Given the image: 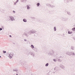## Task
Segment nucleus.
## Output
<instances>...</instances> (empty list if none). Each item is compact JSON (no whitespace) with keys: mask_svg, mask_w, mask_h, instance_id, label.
I'll return each mask as SVG.
<instances>
[{"mask_svg":"<svg viewBox=\"0 0 75 75\" xmlns=\"http://www.w3.org/2000/svg\"><path fill=\"white\" fill-rule=\"evenodd\" d=\"M51 5L50 4H47V6H49V7H51Z\"/></svg>","mask_w":75,"mask_h":75,"instance_id":"nucleus-22","label":"nucleus"},{"mask_svg":"<svg viewBox=\"0 0 75 75\" xmlns=\"http://www.w3.org/2000/svg\"><path fill=\"white\" fill-rule=\"evenodd\" d=\"M16 4H17V3L16 2L14 3V4L15 5V6L16 5Z\"/></svg>","mask_w":75,"mask_h":75,"instance_id":"nucleus-31","label":"nucleus"},{"mask_svg":"<svg viewBox=\"0 0 75 75\" xmlns=\"http://www.w3.org/2000/svg\"><path fill=\"white\" fill-rule=\"evenodd\" d=\"M13 53H10L9 56H8V57H9L10 59H11L12 58H13Z\"/></svg>","mask_w":75,"mask_h":75,"instance_id":"nucleus-4","label":"nucleus"},{"mask_svg":"<svg viewBox=\"0 0 75 75\" xmlns=\"http://www.w3.org/2000/svg\"><path fill=\"white\" fill-rule=\"evenodd\" d=\"M74 40H75V39H74Z\"/></svg>","mask_w":75,"mask_h":75,"instance_id":"nucleus-40","label":"nucleus"},{"mask_svg":"<svg viewBox=\"0 0 75 75\" xmlns=\"http://www.w3.org/2000/svg\"><path fill=\"white\" fill-rule=\"evenodd\" d=\"M72 33V31H69L68 32V34H71Z\"/></svg>","mask_w":75,"mask_h":75,"instance_id":"nucleus-16","label":"nucleus"},{"mask_svg":"<svg viewBox=\"0 0 75 75\" xmlns=\"http://www.w3.org/2000/svg\"><path fill=\"white\" fill-rule=\"evenodd\" d=\"M71 56H75V53L74 52H72L71 53Z\"/></svg>","mask_w":75,"mask_h":75,"instance_id":"nucleus-11","label":"nucleus"},{"mask_svg":"<svg viewBox=\"0 0 75 75\" xmlns=\"http://www.w3.org/2000/svg\"><path fill=\"white\" fill-rule=\"evenodd\" d=\"M40 4L39 3H37L36 4V6L37 7H39V6H40Z\"/></svg>","mask_w":75,"mask_h":75,"instance_id":"nucleus-19","label":"nucleus"},{"mask_svg":"<svg viewBox=\"0 0 75 75\" xmlns=\"http://www.w3.org/2000/svg\"><path fill=\"white\" fill-rule=\"evenodd\" d=\"M12 13L13 14H15V13H16V11H12Z\"/></svg>","mask_w":75,"mask_h":75,"instance_id":"nucleus-27","label":"nucleus"},{"mask_svg":"<svg viewBox=\"0 0 75 75\" xmlns=\"http://www.w3.org/2000/svg\"><path fill=\"white\" fill-rule=\"evenodd\" d=\"M64 21H68V18H66L64 20Z\"/></svg>","mask_w":75,"mask_h":75,"instance_id":"nucleus-17","label":"nucleus"},{"mask_svg":"<svg viewBox=\"0 0 75 75\" xmlns=\"http://www.w3.org/2000/svg\"><path fill=\"white\" fill-rule=\"evenodd\" d=\"M13 71L16 72V73H17V74H18L19 73L18 70L17 69H14L13 70Z\"/></svg>","mask_w":75,"mask_h":75,"instance_id":"nucleus-8","label":"nucleus"},{"mask_svg":"<svg viewBox=\"0 0 75 75\" xmlns=\"http://www.w3.org/2000/svg\"><path fill=\"white\" fill-rule=\"evenodd\" d=\"M9 37H11V35H9Z\"/></svg>","mask_w":75,"mask_h":75,"instance_id":"nucleus-36","label":"nucleus"},{"mask_svg":"<svg viewBox=\"0 0 75 75\" xmlns=\"http://www.w3.org/2000/svg\"><path fill=\"white\" fill-rule=\"evenodd\" d=\"M71 49L72 50H74V47H72L71 48Z\"/></svg>","mask_w":75,"mask_h":75,"instance_id":"nucleus-28","label":"nucleus"},{"mask_svg":"<svg viewBox=\"0 0 75 75\" xmlns=\"http://www.w3.org/2000/svg\"><path fill=\"white\" fill-rule=\"evenodd\" d=\"M22 0V2L24 1V0H25V1H27V0Z\"/></svg>","mask_w":75,"mask_h":75,"instance_id":"nucleus-35","label":"nucleus"},{"mask_svg":"<svg viewBox=\"0 0 75 75\" xmlns=\"http://www.w3.org/2000/svg\"><path fill=\"white\" fill-rule=\"evenodd\" d=\"M3 30V29L1 28H0V31H1Z\"/></svg>","mask_w":75,"mask_h":75,"instance_id":"nucleus-34","label":"nucleus"},{"mask_svg":"<svg viewBox=\"0 0 75 75\" xmlns=\"http://www.w3.org/2000/svg\"><path fill=\"white\" fill-rule=\"evenodd\" d=\"M35 52H38V51H37V48H35Z\"/></svg>","mask_w":75,"mask_h":75,"instance_id":"nucleus-29","label":"nucleus"},{"mask_svg":"<svg viewBox=\"0 0 75 75\" xmlns=\"http://www.w3.org/2000/svg\"><path fill=\"white\" fill-rule=\"evenodd\" d=\"M54 70H55V71H57L58 70V67H56L54 68Z\"/></svg>","mask_w":75,"mask_h":75,"instance_id":"nucleus-9","label":"nucleus"},{"mask_svg":"<svg viewBox=\"0 0 75 75\" xmlns=\"http://www.w3.org/2000/svg\"><path fill=\"white\" fill-rule=\"evenodd\" d=\"M49 65V64L48 63H47L45 65V67H48V66Z\"/></svg>","mask_w":75,"mask_h":75,"instance_id":"nucleus-23","label":"nucleus"},{"mask_svg":"<svg viewBox=\"0 0 75 75\" xmlns=\"http://www.w3.org/2000/svg\"><path fill=\"white\" fill-rule=\"evenodd\" d=\"M23 21L24 23H27V20L25 18H24L23 19Z\"/></svg>","mask_w":75,"mask_h":75,"instance_id":"nucleus-10","label":"nucleus"},{"mask_svg":"<svg viewBox=\"0 0 75 75\" xmlns=\"http://www.w3.org/2000/svg\"><path fill=\"white\" fill-rule=\"evenodd\" d=\"M30 35V32H27V31H25L23 34V37L25 36L26 37H28Z\"/></svg>","mask_w":75,"mask_h":75,"instance_id":"nucleus-1","label":"nucleus"},{"mask_svg":"<svg viewBox=\"0 0 75 75\" xmlns=\"http://www.w3.org/2000/svg\"><path fill=\"white\" fill-rule=\"evenodd\" d=\"M31 48L32 49V50H33L34 48V45H31L30 46Z\"/></svg>","mask_w":75,"mask_h":75,"instance_id":"nucleus-15","label":"nucleus"},{"mask_svg":"<svg viewBox=\"0 0 75 75\" xmlns=\"http://www.w3.org/2000/svg\"><path fill=\"white\" fill-rule=\"evenodd\" d=\"M1 56H0V58H1Z\"/></svg>","mask_w":75,"mask_h":75,"instance_id":"nucleus-38","label":"nucleus"},{"mask_svg":"<svg viewBox=\"0 0 75 75\" xmlns=\"http://www.w3.org/2000/svg\"><path fill=\"white\" fill-rule=\"evenodd\" d=\"M67 13L68 15H69V16H71V13L70 12H67Z\"/></svg>","mask_w":75,"mask_h":75,"instance_id":"nucleus-18","label":"nucleus"},{"mask_svg":"<svg viewBox=\"0 0 75 75\" xmlns=\"http://www.w3.org/2000/svg\"><path fill=\"white\" fill-rule=\"evenodd\" d=\"M58 61H59V62H61L62 61V60H61V59H59L58 60Z\"/></svg>","mask_w":75,"mask_h":75,"instance_id":"nucleus-25","label":"nucleus"},{"mask_svg":"<svg viewBox=\"0 0 75 75\" xmlns=\"http://www.w3.org/2000/svg\"><path fill=\"white\" fill-rule=\"evenodd\" d=\"M9 18L11 21H14L16 19V16H9Z\"/></svg>","mask_w":75,"mask_h":75,"instance_id":"nucleus-2","label":"nucleus"},{"mask_svg":"<svg viewBox=\"0 0 75 75\" xmlns=\"http://www.w3.org/2000/svg\"><path fill=\"white\" fill-rule=\"evenodd\" d=\"M3 52L4 54L5 53H6V51L4 50L3 51Z\"/></svg>","mask_w":75,"mask_h":75,"instance_id":"nucleus-30","label":"nucleus"},{"mask_svg":"<svg viewBox=\"0 0 75 75\" xmlns=\"http://www.w3.org/2000/svg\"><path fill=\"white\" fill-rule=\"evenodd\" d=\"M53 60L54 62H57V59H54Z\"/></svg>","mask_w":75,"mask_h":75,"instance_id":"nucleus-26","label":"nucleus"},{"mask_svg":"<svg viewBox=\"0 0 75 75\" xmlns=\"http://www.w3.org/2000/svg\"><path fill=\"white\" fill-rule=\"evenodd\" d=\"M48 54L49 55H53V52H50Z\"/></svg>","mask_w":75,"mask_h":75,"instance_id":"nucleus-12","label":"nucleus"},{"mask_svg":"<svg viewBox=\"0 0 75 75\" xmlns=\"http://www.w3.org/2000/svg\"><path fill=\"white\" fill-rule=\"evenodd\" d=\"M18 1H19L18 0H17V1H16V3H17L18 2Z\"/></svg>","mask_w":75,"mask_h":75,"instance_id":"nucleus-33","label":"nucleus"},{"mask_svg":"<svg viewBox=\"0 0 75 75\" xmlns=\"http://www.w3.org/2000/svg\"><path fill=\"white\" fill-rule=\"evenodd\" d=\"M56 28V27L55 26L54 27V31H57V28Z\"/></svg>","mask_w":75,"mask_h":75,"instance_id":"nucleus-20","label":"nucleus"},{"mask_svg":"<svg viewBox=\"0 0 75 75\" xmlns=\"http://www.w3.org/2000/svg\"><path fill=\"white\" fill-rule=\"evenodd\" d=\"M72 30L73 31H75V28H72Z\"/></svg>","mask_w":75,"mask_h":75,"instance_id":"nucleus-24","label":"nucleus"},{"mask_svg":"<svg viewBox=\"0 0 75 75\" xmlns=\"http://www.w3.org/2000/svg\"><path fill=\"white\" fill-rule=\"evenodd\" d=\"M59 67L60 68H61L62 69H65V66H64V65H63L62 64H61L59 65Z\"/></svg>","mask_w":75,"mask_h":75,"instance_id":"nucleus-3","label":"nucleus"},{"mask_svg":"<svg viewBox=\"0 0 75 75\" xmlns=\"http://www.w3.org/2000/svg\"><path fill=\"white\" fill-rule=\"evenodd\" d=\"M29 54H30L31 55V56H32L33 57H34L35 56V54H34V53H33L31 52H29Z\"/></svg>","mask_w":75,"mask_h":75,"instance_id":"nucleus-5","label":"nucleus"},{"mask_svg":"<svg viewBox=\"0 0 75 75\" xmlns=\"http://www.w3.org/2000/svg\"><path fill=\"white\" fill-rule=\"evenodd\" d=\"M46 54H48V53H46Z\"/></svg>","mask_w":75,"mask_h":75,"instance_id":"nucleus-39","label":"nucleus"},{"mask_svg":"<svg viewBox=\"0 0 75 75\" xmlns=\"http://www.w3.org/2000/svg\"><path fill=\"white\" fill-rule=\"evenodd\" d=\"M24 40L26 42H27V40L26 39H24Z\"/></svg>","mask_w":75,"mask_h":75,"instance_id":"nucleus-32","label":"nucleus"},{"mask_svg":"<svg viewBox=\"0 0 75 75\" xmlns=\"http://www.w3.org/2000/svg\"><path fill=\"white\" fill-rule=\"evenodd\" d=\"M16 74V75H18V74Z\"/></svg>","mask_w":75,"mask_h":75,"instance_id":"nucleus-37","label":"nucleus"},{"mask_svg":"<svg viewBox=\"0 0 75 75\" xmlns=\"http://www.w3.org/2000/svg\"><path fill=\"white\" fill-rule=\"evenodd\" d=\"M30 33L32 34H35V33H36V31H35V30L33 29L30 30Z\"/></svg>","mask_w":75,"mask_h":75,"instance_id":"nucleus-7","label":"nucleus"},{"mask_svg":"<svg viewBox=\"0 0 75 75\" xmlns=\"http://www.w3.org/2000/svg\"><path fill=\"white\" fill-rule=\"evenodd\" d=\"M50 7H55V6H54V4H52L51 5Z\"/></svg>","mask_w":75,"mask_h":75,"instance_id":"nucleus-21","label":"nucleus"},{"mask_svg":"<svg viewBox=\"0 0 75 75\" xmlns=\"http://www.w3.org/2000/svg\"><path fill=\"white\" fill-rule=\"evenodd\" d=\"M0 11H1V10H0Z\"/></svg>","mask_w":75,"mask_h":75,"instance_id":"nucleus-41","label":"nucleus"},{"mask_svg":"<svg viewBox=\"0 0 75 75\" xmlns=\"http://www.w3.org/2000/svg\"><path fill=\"white\" fill-rule=\"evenodd\" d=\"M10 17H8L6 19V21H10Z\"/></svg>","mask_w":75,"mask_h":75,"instance_id":"nucleus-14","label":"nucleus"},{"mask_svg":"<svg viewBox=\"0 0 75 75\" xmlns=\"http://www.w3.org/2000/svg\"><path fill=\"white\" fill-rule=\"evenodd\" d=\"M72 52H67L66 54L68 55H70V56H71Z\"/></svg>","mask_w":75,"mask_h":75,"instance_id":"nucleus-6","label":"nucleus"},{"mask_svg":"<svg viewBox=\"0 0 75 75\" xmlns=\"http://www.w3.org/2000/svg\"><path fill=\"white\" fill-rule=\"evenodd\" d=\"M27 8L28 9H30V7L29 6V5H27L26 6Z\"/></svg>","mask_w":75,"mask_h":75,"instance_id":"nucleus-13","label":"nucleus"}]
</instances>
